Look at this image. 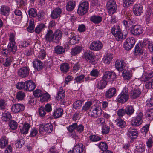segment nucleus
Here are the masks:
<instances>
[{"label": "nucleus", "mask_w": 153, "mask_h": 153, "mask_svg": "<svg viewBox=\"0 0 153 153\" xmlns=\"http://www.w3.org/2000/svg\"><path fill=\"white\" fill-rule=\"evenodd\" d=\"M135 0H123V6L127 7L133 4Z\"/></svg>", "instance_id": "603ef678"}, {"label": "nucleus", "mask_w": 153, "mask_h": 153, "mask_svg": "<svg viewBox=\"0 0 153 153\" xmlns=\"http://www.w3.org/2000/svg\"><path fill=\"white\" fill-rule=\"evenodd\" d=\"M116 75L114 72L106 71L105 72L102 77V79L108 82L113 81L115 78Z\"/></svg>", "instance_id": "423d86ee"}, {"label": "nucleus", "mask_w": 153, "mask_h": 153, "mask_svg": "<svg viewBox=\"0 0 153 153\" xmlns=\"http://www.w3.org/2000/svg\"><path fill=\"white\" fill-rule=\"evenodd\" d=\"M11 59L10 57L4 58L2 61V63L3 65L5 67H9L12 62Z\"/></svg>", "instance_id": "c9c22d12"}, {"label": "nucleus", "mask_w": 153, "mask_h": 153, "mask_svg": "<svg viewBox=\"0 0 153 153\" xmlns=\"http://www.w3.org/2000/svg\"><path fill=\"white\" fill-rule=\"evenodd\" d=\"M74 153H82L83 152V145L82 143L77 144L73 149Z\"/></svg>", "instance_id": "5701e85b"}, {"label": "nucleus", "mask_w": 153, "mask_h": 153, "mask_svg": "<svg viewBox=\"0 0 153 153\" xmlns=\"http://www.w3.org/2000/svg\"><path fill=\"white\" fill-rule=\"evenodd\" d=\"M117 125L121 128H123L126 125L125 121L121 118H118L116 120Z\"/></svg>", "instance_id": "864d4df0"}, {"label": "nucleus", "mask_w": 153, "mask_h": 153, "mask_svg": "<svg viewBox=\"0 0 153 153\" xmlns=\"http://www.w3.org/2000/svg\"><path fill=\"white\" fill-rule=\"evenodd\" d=\"M26 82H20L18 83L16 85L17 88L19 89H23L25 90Z\"/></svg>", "instance_id": "bf43d9fd"}, {"label": "nucleus", "mask_w": 153, "mask_h": 153, "mask_svg": "<svg viewBox=\"0 0 153 153\" xmlns=\"http://www.w3.org/2000/svg\"><path fill=\"white\" fill-rule=\"evenodd\" d=\"M107 85L106 81L102 79L101 80L99 81L98 80H96V85L100 89H102L105 88Z\"/></svg>", "instance_id": "a878e982"}, {"label": "nucleus", "mask_w": 153, "mask_h": 153, "mask_svg": "<svg viewBox=\"0 0 153 153\" xmlns=\"http://www.w3.org/2000/svg\"><path fill=\"white\" fill-rule=\"evenodd\" d=\"M25 109V106L23 104H16L13 105L11 107L12 111L18 113L23 111Z\"/></svg>", "instance_id": "f8f14e48"}, {"label": "nucleus", "mask_w": 153, "mask_h": 153, "mask_svg": "<svg viewBox=\"0 0 153 153\" xmlns=\"http://www.w3.org/2000/svg\"><path fill=\"white\" fill-rule=\"evenodd\" d=\"M146 114V116L150 118V119H152L153 118V108L148 110Z\"/></svg>", "instance_id": "774afa93"}, {"label": "nucleus", "mask_w": 153, "mask_h": 153, "mask_svg": "<svg viewBox=\"0 0 153 153\" xmlns=\"http://www.w3.org/2000/svg\"><path fill=\"white\" fill-rule=\"evenodd\" d=\"M102 113V111L100 108H95L94 109L90 110L88 112L89 115L95 117L100 116Z\"/></svg>", "instance_id": "4468645a"}, {"label": "nucleus", "mask_w": 153, "mask_h": 153, "mask_svg": "<svg viewBox=\"0 0 153 153\" xmlns=\"http://www.w3.org/2000/svg\"><path fill=\"white\" fill-rule=\"evenodd\" d=\"M8 49L11 52H15L16 51L17 47L15 42H10L8 45Z\"/></svg>", "instance_id": "f704fd0d"}, {"label": "nucleus", "mask_w": 153, "mask_h": 153, "mask_svg": "<svg viewBox=\"0 0 153 153\" xmlns=\"http://www.w3.org/2000/svg\"><path fill=\"white\" fill-rule=\"evenodd\" d=\"M8 139L7 137L4 136H2L0 139V147L4 148L8 145Z\"/></svg>", "instance_id": "c85d7f7f"}, {"label": "nucleus", "mask_w": 153, "mask_h": 153, "mask_svg": "<svg viewBox=\"0 0 153 153\" xmlns=\"http://www.w3.org/2000/svg\"><path fill=\"white\" fill-rule=\"evenodd\" d=\"M90 21L95 24L100 23L102 20V18L100 16H93L90 17Z\"/></svg>", "instance_id": "2f4dec72"}, {"label": "nucleus", "mask_w": 153, "mask_h": 153, "mask_svg": "<svg viewBox=\"0 0 153 153\" xmlns=\"http://www.w3.org/2000/svg\"><path fill=\"white\" fill-rule=\"evenodd\" d=\"M141 93L139 89H134L131 91L130 94V98L132 99H135L138 97Z\"/></svg>", "instance_id": "cd10ccee"}, {"label": "nucleus", "mask_w": 153, "mask_h": 153, "mask_svg": "<svg viewBox=\"0 0 153 153\" xmlns=\"http://www.w3.org/2000/svg\"><path fill=\"white\" fill-rule=\"evenodd\" d=\"M135 42L134 38H128L124 43V47L125 49L128 50H131L133 47Z\"/></svg>", "instance_id": "0eeeda50"}, {"label": "nucleus", "mask_w": 153, "mask_h": 153, "mask_svg": "<svg viewBox=\"0 0 153 153\" xmlns=\"http://www.w3.org/2000/svg\"><path fill=\"white\" fill-rule=\"evenodd\" d=\"M111 32L115 37L116 40L117 41L123 40L126 38V35H123L121 32V30L119 27H117L116 28L114 27H113L111 30Z\"/></svg>", "instance_id": "f257e3e1"}, {"label": "nucleus", "mask_w": 153, "mask_h": 153, "mask_svg": "<svg viewBox=\"0 0 153 153\" xmlns=\"http://www.w3.org/2000/svg\"><path fill=\"white\" fill-rule=\"evenodd\" d=\"M25 141L23 139H20L16 143V147L19 148H21L22 145L25 144Z\"/></svg>", "instance_id": "69168bd1"}, {"label": "nucleus", "mask_w": 153, "mask_h": 153, "mask_svg": "<svg viewBox=\"0 0 153 153\" xmlns=\"http://www.w3.org/2000/svg\"><path fill=\"white\" fill-rule=\"evenodd\" d=\"M88 8V3L86 1L83 2L79 6L77 13L80 15H83L87 13Z\"/></svg>", "instance_id": "f03ea898"}, {"label": "nucleus", "mask_w": 153, "mask_h": 153, "mask_svg": "<svg viewBox=\"0 0 153 153\" xmlns=\"http://www.w3.org/2000/svg\"><path fill=\"white\" fill-rule=\"evenodd\" d=\"M61 71L65 72H66L68 71L69 68V65L67 63L62 64L60 67Z\"/></svg>", "instance_id": "de8ad7c7"}, {"label": "nucleus", "mask_w": 153, "mask_h": 153, "mask_svg": "<svg viewBox=\"0 0 153 153\" xmlns=\"http://www.w3.org/2000/svg\"><path fill=\"white\" fill-rule=\"evenodd\" d=\"M10 10V9L9 7L6 5H3L1 8V13L4 16H8Z\"/></svg>", "instance_id": "7c9ffc66"}, {"label": "nucleus", "mask_w": 153, "mask_h": 153, "mask_svg": "<svg viewBox=\"0 0 153 153\" xmlns=\"http://www.w3.org/2000/svg\"><path fill=\"white\" fill-rule=\"evenodd\" d=\"M82 50V47L80 46H76L71 49V54L72 55L75 56L79 54Z\"/></svg>", "instance_id": "c756f323"}, {"label": "nucleus", "mask_w": 153, "mask_h": 153, "mask_svg": "<svg viewBox=\"0 0 153 153\" xmlns=\"http://www.w3.org/2000/svg\"><path fill=\"white\" fill-rule=\"evenodd\" d=\"M83 58L86 59L88 62L92 63L94 59V53L90 51H85L83 55Z\"/></svg>", "instance_id": "9b49d317"}, {"label": "nucleus", "mask_w": 153, "mask_h": 153, "mask_svg": "<svg viewBox=\"0 0 153 153\" xmlns=\"http://www.w3.org/2000/svg\"><path fill=\"white\" fill-rule=\"evenodd\" d=\"M106 6L109 14H113L116 12L117 9V5L114 0H109L107 2Z\"/></svg>", "instance_id": "7ed1b4c3"}, {"label": "nucleus", "mask_w": 153, "mask_h": 153, "mask_svg": "<svg viewBox=\"0 0 153 153\" xmlns=\"http://www.w3.org/2000/svg\"><path fill=\"white\" fill-rule=\"evenodd\" d=\"M143 116V114L142 113H140L131 121V125L133 126H139L143 122L142 118Z\"/></svg>", "instance_id": "1a4fd4ad"}, {"label": "nucleus", "mask_w": 153, "mask_h": 153, "mask_svg": "<svg viewBox=\"0 0 153 153\" xmlns=\"http://www.w3.org/2000/svg\"><path fill=\"white\" fill-rule=\"evenodd\" d=\"M83 101L78 100L75 102L73 104V107L75 109H79L81 107Z\"/></svg>", "instance_id": "09e8293b"}, {"label": "nucleus", "mask_w": 153, "mask_h": 153, "mask_svg": "<svg viewBox=\"0 0 153 153\" xmlns=\"http://www.w3.org/2000/svg\"><path fill=\"white\" fill-rule=\"evenodd\" d=\"M62 32L60 30H56L53 33L54 42L56 43L58 42L62 38Z\"/></svg>", "instance_id": "bb28decb"}, {"label": "nucleus", "mask_w": 153, "mask_h": 153, "mask_svg": "<svg viewBox=\"0 0 153 153\" xmlns=\"http://www.w3.org/2000/svg\"><path fill=\"white\" fill-rule=\"evenodd\" d=\"M77 127V124L76 123H73L72 125H70L68 127V130L71 133H72L74 130L76 129Z\"/></svg>", "instance_id": "052dcab7"}, {"label": "nucleus", "mask_w": 153, "mask_h": 153, "mask_svg": "<svg viewBox=\"0 0 153 153\" xmlns=\"http://www.w3.org/2000/svg\"><path fill=\"white\" fill-rule=\"evenodd\" d=\"M143 47H148L150 52L153 53V42H150L148 40H144L142 43L140 45Z\"/></svg>", "instance_id": "ddd939ff"}, {"label": "nucleus", "mask_w": 153, "mask_h": 153, "mask_svg": "<svg viewBox=\"0 0 153 153\" xmlns=\"http://www.w3.org/2000/svg\"><path fill=\"white\" fill-rule=\"evenodd\" d=\"M146 88L148 89L153 88V79L146 82L145 85Z\"/></svg>", "instance_id": "0e129e2a"}, {"label": "nucleus", "mask_w": 153, "mask_h": 153, "mask_svg": "<svg viewBox=\"0 0 153 153\" xmlns=\"http://www.w3.org/2000/svg\"><path fill=\"white\" fill-rule=\"evenodd\" d=\"M10 128L13 130L16 129L17 127V123L13 120H11L9 122Z\"/></svg>", "instance_id": "6e6d98bb"}, {"label": "nucleus", "mask_w": 153, "mask_h": 153, "mask_svg": "<svg viewBox=\"0 0 153 153\" xmlns=\"http://www.w3.org/2000/svg\"><path fill=\"white\" fill-rule=\"evenodd\" d=\"M43 92L40 90L37 89L33 92V94L36 97H41Z\"/></svg>", "instance_id": "e2e57ef3"}, {"label": "nucleus", "mask_w": 153, "mask_h": 153, "mask_svg": "<svg viewBox=\"0 0 153 153\" xmlns=\"http://www.w3.org/2000/svg\"><path fill=\"white\" fill-rule=\"evenodd\" d=\"M45 26V24L42 23L38 25L35 29V32L36 33H39L44 29Z\"/></svg>", "instance_id": "ea45409f"}, {"label": "nucleus", "mask_w": 153, "mask_h": 153, "mask_svg": "<svg viewBox=\"0 0 153 153\" xmlns=\"http://www.w3.org/2000/svg\"><path fill=\"white\" fill-rule=\"evenodd\" d=\"M63 112V109L61 108H59L54 110L53 116L54 118L57 119L62 116Z\"/></svg>", "instance_id": "b1692460"}, {"label": "nucleus", "mask_w": 153, "mask_h": 153, "mask_svg": "<svg viewBox=\"0 0 153 153\" xmlns=\"http://www.w3.org/2000/svg\"><path fill=\"white\" fill-rule=\"evenodd\" d=\"M143 31V29L141 25H134L131 30V32L132 34L134 35H138L142 34Z\"/></svg>", "instance_id": "6e6552de"}, {"label": "nucleus", "mask_w": 153, "mask_h": 153, "mask_svg": "<svg viewBox=\"0 0 153 153\" xmlns=\"http://www.w3.org/2000/svg\"><path fill=\"white\" fill-rule=\"evenodd\" d=\"M112 59V55L111 53H108L104 58V62L105 64H109L110 63Z\"/></svg>", "instance_id": "c03bdc74"}, {"label": "nucleus", "mask_w": 153, "mask_h": 153, "mask_svg": "<svg viewBox=\"0 0 153 153\" xmlns=\"http://www.w3.org/2000/svg\"><path fill=\"white\" fill-rule=\"evenodd\" d=\"M45 40L50 43L54 42L53 33L52 30L48 29L47 33L45 36Z\"/></svg>", "instance_id": "2eb2a0df"}, {"label": "nucleus", "mask_w": 153, "mask_h": 153, "mask_svg": "<svg viewBox=\"0 0 153 153\" xmlns=\"http://www.w3.org/2000/svg\"><path fill=\"white\" fill-rule=\"evenodd\" d=\"M25 83V90L26 91H31L35 88V85L32 81L28 80L26 81Z\"/></svg>", "instance_id": "6ab92c4d"}, {"label": "nucleus", "mask_w": 153, "mask_h": 153, "mask_svg": "<svg viewBox=\"0 0 153 153\" xmlns=\"http://www.w3.org/2000/svg\"><path fill=\"white\" fill-rule=\"evenodd\" d=\"M65 91H63L62 87H60L59 90L58 92L56 98L57 100L63 99L65 97Z\"/></svg>", "instance_id": "e433bc0d"}, {"label": "nucleus", "mask_w": 153, "mask_h": 153, "mask_svg": "<svg viewBox=\"0 0 153 153\" xmlns=\"http://www.w3.org/2000/svg\"><path fill=\"white\" fill-rule=\"evenodd\" d=\"M102 132L103 134H107L109 131L110 127L108 126L105 125L102 126Z\"/></svg>", "instance_id": "338daca9"}, {"label": "nucleus", "mask_w": 153, "mask_h": 153, "mask_svg": "<svg viewBox=\"0 0 153 153\" xmlns=\"http://www.w3.org/2000/svg\"><path fill=\"white\" fill-rule=\"evenodd\" d=\"M143 12V7L140 4H135L133 8V13L136 15L139 16Z\"/></svg>", "instance_id": "dca6fc26"}, {"label": "nucleus", "mask_w": 153, "mask_h": 153, "mask_svg": "<svg viewBox=\"0 0 153 153\" xmlns=\"http://www.w3.org/2000/svg\"><path fill=\"white\" fill-rule=\"evenodd\" d=\"M128 136L131 139H136L137 138L138 133L136 129L133 128H130L128 129Z\"/></svg>", "instance_id": "aec40b11"}, {"label": "nucleus", "mask_w": 153, "mask_h": 153, "mask_svg": "<svg viewBox=\"0 0 153 153\" xmlns=\"http://www.w3.org/2000/svg\"><path fill=\"white\" fill-rule=\"evenodd\" d=\"M103 47L102 43L99 41H96L92 42L90 45V49L93 51H99Z\"/></svg>", "instance_id": "9d476101"}, {"label": "nucleus", "mask_w": 153, "mask_h": 153, "mask_svg": "<svg viewBox=\"0 0 153 153\" xmlns=\"http://www.w3.org/2000/svg\"><path fill=\"white\" fill-rule=\"evenodd\" d=\"M2 116L3 118V120L5 121H7L12 118V117L10 113L6 111L3 113Z\"/></svg>", "instance_id": "a19ab883"}, {"label": "nucleus", "mask_w": 153, "mask_h": 153, "mask_svg": "<svg viewBox=\"0 0 153 153\" xmlns=\"http://www.w3.org/2000/svg\"><path fill=\"white\" fill-rule=\"evenodd\" d=\"M28 13L30 17H35L37 16V10L34 8L30 9L28 11Z\"/></svg>", "instance_id": "49530a36"}, {"label": "nucleus", "mask_w": 153, "mask_h": 153, "mask_svg": "<svg viewBox=\"0 0 153 153\" xmlns=\"http://www.w3.org/2000/svg\"><path fill=\"white\" fill-rule=\"evenodd\" d=\"M65 51V49L60 46H56L55 48V52L59 54L63 53Z\"/></svg>", "instance_id": "79ce46f5"}, {"label": "nucleus", "mask_w": 153, "mask_h": 153, "mask_svg": "<svg viewBox=\"0 0 153 153\" xmlns=\"http://www.w3.org/2000/svg\"><path fill=\"white\" fill-rule=\"evenodd\" d=\"M129 98V95L128 91L123 90L118 96L117 101L119 103H123L128 101Z\"/></svg>", "instance_id": "20e7f679"}, {"label": "nucleus", "mask_w": 153, "mask_h": 153, "mask_svg": "<svg viewBox=\"0 0 153 153\" xmlns=\"http://www.w3.org/2000/svg\"><path fill=\"white\" fill-rule=\"evenodd\" d=\"M41 97H42L41 98L40 101L42 102H47L50 98V95L47 92L43 93Z\"/></svg>", "instance_id": "37998d69"}, {"label": "nucleus", "mask_w": 153, "mask_h": 153, "mask_svg": "<svg viewBox=\"0 0 153 153\" xmlns=\"http://www.w3.org/2000/svg\"><path fill=\"white\" fill-rule=\"evenodd\" d=\"M126 114L128 116H131L134 113V109L133 107L131 105L127 106L125 109Z\"/></svg>", "instance_id": "4c0bfd02"}, {"label": "nucleus", "mask_w": 153, "mask_h": 153, "mask_svg": "<svg viewBox=\"0 0 153 153\" xmlns=\"http://www.w3.org/2000/svg\"><path fill=\"white\" fill-rule=\"evenodd\" d=\"M25 96V94L24 92L22 91L18 92L16 95L17 99L19 100H23Z\"/></svg>", "instance_id": "680f3d73"}, {"label": "nucleus", "mask_w": 153, "mask_h": 153, "mask_svg": "<svg viewBox=\"0 0 153 153\" xmlns=\"http://www.w3.org/2000/svg\"><path fill=\"white\" fill-rule=\"evenodd\" d=\"M84 77L85 76L82 74L77 76L75 78L74 80L75 81L74 83H75L76 82L77 83H82Z\"/></svg>", "instance_id": "4d7b16f0"}, {"label": "nucleus", "mask_w": 153, "mask_h": 153, "mask_svg": "<svg viewBox=\"0 0 153 153\" xmlns=\"http://www.w3.org/2000/svg\"><path fill=\"white\" fill-rule=\"evenodd\" d=\"M43 63L38 59H35L33 61V67L36 70L39 71L43 68Z\"/></svg>", "instance_id": "393cba45"}, {"label": "nucleus", "mask_w": 153, "mask_h": 153, "mask_svg": "<svg viewBox=\"0 0 153 153\" xmlns=\"http://www.w3.org/2000/svg\"><path fill=\"white\" fill-rule=\"evenodd\" d=\"M115 66L117 70L122 71L125 68V64L123 60H117L115 62Z\"/></svg>", "instance_id": "f3484780"}, {"label": "nucleus", "mask_w": 153, "mask_h": 153, "mask_svg": "<svg viewBox=\"0 0 153 153\" xmlns=\"http://www.w3.org/2000/svg\"><path fill=\"white\" fill-rule=\"evenodd\" d=\"M30 70L28 67H25L19 69L17 71L19 76L22 78L27 77L29 74Z\"/></svg>", "instance_id": "39448f33"}, {"label": "nucleus", "mask_w": 153, "mask_h": 153, "mask_svg": "<svg viewBox=\"0 0 153 153\" xmlns=\"http://www.w3.org/2000/svg\"><path fill=\"white\" fill-rule=\"evenodd\" d=\"M30 127V126L29 124L27 123H25L22 128L20 129L21 132L24 134H27Z\"/></svg>", "instance_id": "72a5a7b5"}, {"label": "nucleus", "mask_w": 153, "mask_h": 153, "mask_svg": "<svg viewBox=\"0 0 153 153\" xmlns=\"http://www.w3.org/2000/svg\"><path fill=\"white\" fill-rule=\"evenodd\" d=\"M75 5V2L74 1H68L66 5V9L68 11H71L74 8Z\"/></svg>", "instance_id": "473e14b6"}, {"label": "nucleus", "mask_w": 153, "mask_h": 153, "mask_svg": "<svg viewBox=\"0 0 153 153\" xmlns=\"http://www.w3.org/2000/svg\"><path fill=\"white\" fill-rule=\"evenodd\" d=\"M116 90L114 88H112L107 90L105 94L106 98L110 99L113 97L116 93Z\"/></svg>", "instance_id": "412c9836"}, {"label": "nucleus", "mask_w": 153, "mask_h": 153, "mask_svg": "<svg viewBox=\"0 0 153 153\" xmlns=\"http://www.w3.org/2000/svg\"><path fill=\"white\" fill-rule=\"evenodd\" d=\"M99 148L103 152L106 150L108 148V146L106 143L104 142L100 143L99 145Z\"/></svg>", "instance_id": "13d9d810"}, {"label": "nucleus", "mask_w": 153, "mask_h": 153, "mask_svg": "<svg viewBox=\"0 0 153 153\" xmlns=\"http://www.w3.org/2000/svg\"><path fill=\"white\" fill-rule=\"evenodd\" d=\"M135 53L136 55H139L142 56L143 54L142 49L138 45H136L135 47Z\"/></svg>", "instance_id": "3c124183"}, {"label": "nucleus", "mask_w": 153, "mask_h": 153, "mask_svg": "<svg viewBox=\"0 0 153 153\" xmlns=\"http://www.w3.org/2000/svg\"><path fill=\"white\" fill-rule=\"evenodd\" d=\"M44 127L45 132L49 133L53 130V126L51 123H47L44 125Z\"/></svg>", "instance_id": "a18cd8bd"}, {"label": "nucleus", "mask_w": 153, "mask_h": 153, "mask_svg": "<svg viewBox=\"0 0 153 153\" xmlns=\"http://www.w3.org/2000/svg\"><path fill=\"white\" fill-rule=\"evenodd\" d=\"M62 11L60 8L58 7L53 9L51 12V17L53 19H56L60 17Z\"/></svg>", "instance_id": "a211bd4d"}, {"label": "nucleus", "mask_w": 153, "mask_h": 153, "mask_svg": "<svg viewBox=\"0 0 153 153\" xmlns=\"http://www.w3.org/2000/svg\"><path fill=\"white\" fill-rule=\"evenodd\" d=\"M123 23L126 28L130 27L131 28L133 26L134 22L133 19L130 17H128L125 19L123 21Z\"/></svg>", "instance_id": "4be33fe9"}, {"label": "nucleus", "mask_w": 153, "mask_h": 153, "mask_svg": "<svg viewBox=\"0 0 153 153\" xmlns=\"http://www.w3.org/2000/svg\"><path fill=\"white\" fill-rule=\"evenodd\" d=\"M122 74L124 79L125 80L129 79L132 76L131 72L130 71H124Z\"/></svg>", "instance_id": "58836bf2"}, {"label": "nucleus", "mask_w": 153, "mask_h": 153, "mask_svg": "<svg viewBox=\"0 0 153 153\" xmlns=\"http://www.w3.org/2000/svg\"><path fill=\"white\" fill-rule=\"evenodd\" d=\"M89 139L92 142H97L100 140L102 138L97 135H93L89 136Z\"/></svg>", "instance_id": "5fc2aeb1"}, {"label": "nucleus", "mask_w": 153, "mask_h": 153, "mask_svg": "<svg viewBox=\"0 0 153 153\" xmlns=\"http://www.w3.org/2000/svg\"><path fill=\"white\" fill-rule=\"evenodd\" d=\"M46 56V52L44 49H41L38 55V58L41 60L45 58Z\"/></svg>", "instance_id": "8fccbe9b"}]
</instances>
